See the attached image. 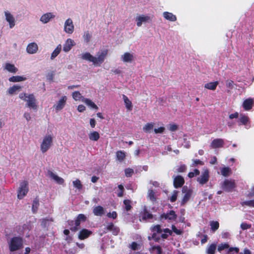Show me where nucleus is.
<instances>
[{
    "label": "nucleus",
    "mask_w": 254,
    "mask_h": 254,
    "mask_svg": "<svg viewBox=\"0 0 254 254\" xmlns=\"http://www.w3.org/2000/svg\"><path fill=\"white\" fill-rule=\"evenodd\" d=\"M19 98L26 103V105L27 107L34 111L37 110V103L33 94L22 92L19 94Z\"/></svg>",
    "instance_id": "obj_1"
},
{
    "label": "nucleus",
    "mask_w": 254,
    "mask_h": 254,
    "mask_svg": "<svg viewBox=\"0 0 254 254\" xmlns=\"http://www.w3.org/2000/svg\"><path fill=\"white\" fill-rule=\"evenodd\" d=\"M54 136L53 134H47L44 135L40 143V150L44 153L46 152L53 145Z\"/></svg>",
    "instance_id": "obj_2"
},
{
    "label": "nucleus",
    "mask_w": 254,
    "mask_h": 254,
    "mask_svg": "<svg viewBox=\"0 0 254 254\" xmlns=\"http://www.w3.org/2000/svg\"><path fill=\"white\" fill-rule=\"evenodd\" d=\"M22 240L20 237H13L8 243L9 248L10 251L14 252L20 249L22 246Z\"/></svg>",
    "instance_id": "obj_3"
},
{
    "label": "nucleus",
    "mask_w": 254,
    "mask_h": 254,
    "mask_svg": "<svg viewBox=\"0 0 254 254\" xmlns=\"http://www.w3.org/2000/svg\"><path fill=\"white\" fill-rule=\"evenodd\" d=\"M29 191L28 183L26 181H22L17 190V198L21 199L26 195Z\"/></svg>",
    "instance_id": "obj_4"
},
{
    "label": "nucleus",
    "mask_w": 254,
    "mask_h": 254,
    "mask_svg": "<svg viewBox=\"0 0 254 254\" xmlns=\"http://www.w3.org/2000/svg\"><path fill=\"white\" fill-rule=\"evenodd\" d=\"M183 196L181 200V205H185L190 198L193 193V190L187 186H184L182 190Z\"/></svg>",
    "instance_id": "obj_5"
},
{
    "label": "nucleus",
    "mask_w": 254,
    "mask_h": 254,
    "mask_svg": "<svg viewBox=\"0 0 254 254\" xmlns=\"http://www.w3.org/2000/svg\"><path fill=\"white\" fill-rule=\"evenodd\" d=\"M108 54V51L104 50L99 52L96 57L93 58V64L95 66H100L101 64L104 62L106 57Z\"/></svg>",
    "instance_id": "obj_6"
},
{
    "label": "nucleus",
    "mask_w": 254,
    "mask_h": 254,
    "mask_svg": "<svg viewBox=\"0 0 254 254\" xmlns=\"http://www.w3.org/2000/svg\"><path fill=\"white\" fill-rule=\"evenodd\" d=\"M153 16L141 14L138 15L135 18L136 25L137 27H140L143 23H150L152 21Z\"/></svg>",
    "instance_id": "obj_7"
},
{
    "label": "nucleus",
    "mask_w": 254,
    "mask_h": 254,
    "mask_svg": "<svg viewBox=\"0 0 254 254\" xmlns=\"http://www.w3.org/2000/svg\"><path fill=\"white\" fill-rule=\"evenodd\" d=\"M74 30V26L72 20L69 18H67L64 23V31L68 34L73 33Z\"/></svg>",
    "instance_id": "obj_8"
},
{
    "label": "nucleus",
    "mask_w": 254,
    "mask_h": 254,
    "mask_svg": "<svg viewBox=\"0 0 254 254\" xmlns=\"http://www.w3.org/2000/svg\"><path fill=\"white\" fill-rule=\"evenodd\" d=\"M67 99L66 96H62L60 97L59 100L54 106V108L57 112L62 110L64 107Z\"/></svg>",
    "instance_id": "obj_9"
},
{
    "label": "nucleus",
    "mask_w": 254,
    "mask_h": 254,
    "mask_svg": "<svg viewBox=\"0 0 254 254\" xmlns=\"http://www.w3.org/2000/svg\"><path fill=\"white\" fill-rule=\"evenodd\" d=\"M121 60L124 63H131L134 60V56L133 53L125 52L121 56Z\"/></svg>",
    "instance_id": "obj_10"
},
{
    "label": "nucleus",
    "mask_w": 254,
    "mask_h": 254,
    "mask_svg": "<svg viewBox=\"0 0 254 254\" xmlns=\"http://www.w3.org/2000/svg\"><path fill=\"white\" fill-rule=\"evenodd\" d=\"M209 171L206 169L202 172L201 175L197 178V181L201 185H204L209 180Z\"/></svg>",
    "instance_id": "obj_11"
},
{
    "label": "nucleus",
    "mask_w": 254,
    "mask_h": 254,
    "mask_svg": "<svg viewBox=\"0 0 254 254\" xmlns=\"http://www.w3.org/2000/svg\"><path fill=\"white\" fill-rule=\"evenodd\" d=\"M55 15L53 12H47L42 15L40 18V21L43 24H46L55 18Z\"/></svg>",
    "instance_id": "obj_12"
},
{
    "label": "nucleus",
    "mask_w": 254,
    "mask_h": 254,
    "mask_svg": "<svg viewBox=\"0 0 254 254\" xmlns=\"http://www.w3.org/2000/svg\"><path fill=\"white\" fill-rule=\"evenodd\" d=\"M48 176L53 179L56 183L62 185L64 183V180L58 176L51 171L49 170L47 172Z\"/></svg>",
    "instance_id": "obj_13"
},
{
    "label": "nucleus",
    "mask_w": 254,
    "mask_h": 254,
    "mask_svg": "<svg viewBox=\"0 0 254 254\" xmlns=\"http://www.w3.org/2000/svg\"><path fill=\"white\" fill-rule=\"evenodd\" d=\"M75 45L74 41L72 39L68 38L65 41L63 45V51L66 53L68 52Z\"/></svg>",
    "instance_id": "obj_14"
},
{
    "label": "nucleus",
    "mask_w": 254,
    "mask_h": 254,
    "mask_svg": "<svg viewBox=\"0 0 254 254\" xmlns=\"http://www.w3.org/2000/svg\"><path fill=\"white\" fill-rule=\"evenodd\" d=\"M4 15L6 20L9 23V27L12 28L15 25V21L14 17L9 11H7L4 12Z\"/></svg>",
    "instance_id": "obj_15"
},
{
    "label": "nucleus",
    "mask_w": 254,
    "mask_h": 254,
    "mask_svg": "<svg viewBox=\"0 0 254 254\" xmlns=\"http://www.w3.org/2000/svg\"><path fill=\"white\" fill-rule=\"evenodd\" d=\"M174 186L175 188L181 187L185 183V180L183 177L181 176H177L173 177Z\"/></svg>",
    "instance_id": "obj_16"
},
{
    "label": "nucleus",
    "mask_w": 254,
    "mask_h": 254,
    "mask_svg": "<svg viewBox=\"0 0 254 254\" xmlns=\"http://www.w3.org/2000/svg\"><path fill=\"white\" fill-rule=\"evenodd\" d=\"M22 87L19 85L15 84L9 87L7 90V93L9 95H12L20 92L22 90Z\"/></svg>",
    "instance_id": "obj_17"
},
{
    "label": "nucleus",
    "mask_w": 254,
    "mask_h": 254,
    "mask_svg": "<svg viewBox=\"0 0 254 254\" xmlns=\"http://www.w3.org/2000/svg\"><path fill=\"white\" fill-rule=\"evenodd\" d=\"M38 46L35 43H31L28 45L26 51L30 54H33L38 51Z\"/></svg>",
    "instance_id": "obj_18"
},
{
    "label": "nucleus",
    "mask_w": 254,
    "mask_h": 254,
    "mask_svg": "<svg viewBox=\"0 0 254 254\" xmlns=\"http://www.w3.org/2000/svg\"><path fill=\"white\" fill-rule=\"evenodd\" d=\"M235 187V183L233 181L226 180L223 183V188L226 191H230Z\"/></svg>",
    "instance_id": "obj_19"
},
{
    "label": "nucleus",
    "mask_w": 254,
    "mask_h": 254,
    "mask_svg": "<svg viewBox=\"0 0 254 254\" xmlns=\"http://www.w3.org/2000/svg\"><path fill=\"white\" fill-rule=\"evenodd\" d=\"M92 234V231L86 229L80 230L78 233V238L80 240H84L87 238Z\"/></svg>",
    "instance_id": "obj_20"
},
{
    "label": "nucleus",
    "mask_w": 254,
    "mask_h": 254,
    "mask_svg": "<svg viewBox=\"0 0 254 254\" xmlns=\"http://www.w3.org/2000/svg\"><path fill=\"white\" fill-rule=\"evenodd\" d=\"M4 69L12 73H15L18 71V68L13 64L10 63H6L4 65Z\"/></svg>",
    "instance_id": "obj_21"
},
{
    "label": "nucleus",
    "mask_w": 254,
    "mask_h": 254,
    "mask_svg": "<svg viewBox=\"0 0 254 254\" xmlns=\"http://www.w3.org/2000/svg\"><path fill=\"white\" fill-rule=\"evenodd\" d=\"M223 144L224 140L222 139L218 138L214 139L212 141L210 146L212 148H216L223 146Z\"/></svg>",
    "instance_id": "obj_22"
},
{
    "label": "nucleus",
    "mask_w": 254,
    "mask_h": 254,
    "mask_svg": "<svg viewBox=\"0 0 254 254\" xmlns=\"http://www.w3.org/2000/svg\"><path fill=\"white\" fill-rule=\"evenodd\" d=\"M254 104V100L252 98H248L245 100L243 104V106L245 110H250Z\"/></svg>",
    "instance_id": "obj_23"
},
{
    "label": "nucleus",
    "mask_w": 254,
    "mask_h": 254,
    "mask_svg": "<svg viewBox=\"0 0 254 254\" xmlns=\"http://www.w3.org/2000/svg\"><path fill=\"white\" fill-rule=\"evenodd\" d=\"M26 77L24 76L15 75L9 77L8 80L11 82H19L24 81L26 80Z\"/></svg>",
    "instance_id": "obj_24"
},
{
    "label": "nucleus",
    "mask_w": 254,
    "mask_h": 254,
    "mask_svg": "<svg viewBox=\"0 0 254 254\" xmlns=\"http://www.w3.org/2000/svg\"><path fill=\"white\" fill-rule=\"evenodd\" d=\"M93 212L96 216H101L105 213V210L103 207L97 206L93 208Z\"/></svg>",
    "instance_id": "obj_25"
},
{
    "label": "nucleus",
    "mask_w": 254,
    "mask_h": 254,
    "mask_svg": "<svg viewBox=\"0 0 254 254\" xmlns=\"http://www.w3.org/2000/svg\"><path fill=\"white\" fill-rule=\"evenodd\" d=\"M88 137L90 140L97 141L100 138V134L96 131H92L89 132Z\"/></svg>",
    "instance_id": "obj_26"
},
{
    "label": "nucleus",
    "mask_w": 254,
    "mask_h": 254,
    "mask_svg": "<svg viewBox=\"0 0 254 254\" xmlns=\"http://www.w3.org/2000/svg\"><path fill=\"white\" fill-rule=\"evenodd\" d=\"M176 217L177 216L175 212L173 210L170 211L168 213L163 214L161 216L162 218H164L166 219L169 220H175L176 219Z\"/></svg>",
    "instance_id": "obj_27"
},
{
    "label": "nucleus",
    "mask_w": 254,
    "mask_h": 254,
    "mask_svg": "<svg viewBox=\"0 0 254 254\" xmlns=\"http://www.w3.org/2000/svg\"><path fill=\"white\" fill-rule=\"evenodd\" d=\"M217 247L216 243H213L208 246L206 253L207 254H214Z\"/></svg>",
    "instance_id": "obj_28"
},
{
    "label": "nucleus",
    "mask_w": 254,
    "mask_h": 254,
    "mask_svg": "<svg viewBox=\"0 0 254 254\" xmlns=\"http://www.w3.org/2000/svg\"><path fill=\"white\" fill-rule=\"evenodd\" d=\"M163 15L166 19L171 21H175L177 19L176 16L175 15L169 12H164Z\"/></svg>",
    "instance_id": "obj_29"
},
{
    "label": "nucleus",
    "mask_w": 254,
    "mask_h": 254,
    "mask_svg": "<svg viewBox=\"0 0 254 254\" xmlns=\"http://www.w3.org/2000/svg\"><path fill=\"white\" fill-rule=\"evenodd\" d=\"M82 102L91 108L95 109L96 110L98 109V107L97 106V105L89 99L85 98H82Z\"/></svg>",
    "instance_id": "obj_30"
},
{
    "label": "nucleus",
    "mask_w": 254,
    "mask_h": 254,
    "mask_svg": "<svg viewBox=\"0 0 254 254\" xmlns=\"http://www.w3.org/2000/svg\"><path fill=\"white\" fill-rule=\"evenodd\" d=\"M218 84V81L209 82L204 85V88L209 90H214L216 88Z\"/></svg>",
    "instance_id": "obj_31"
},
{
    "label": "nucleus",
    "mask_w": 254,
    "mask_h": 254,
    "mask_svg": "<svg viewBox=\"0 0 254 254\" xmlns=\"http://www.w3.org/2000/svg\"><path fill=\"white\" fill-rule=\"evenodd\" d=\"M62 50L61 45H59L54 50L51 54V59L52 60L54 59L61 52Z\"/></svg>",
    "instance_id": "obj_32"
},
{
    "label": "nucleus",
    "mask_w": 254,
    "mask_h": 254,
    "mask_svg": "<svg viewBox=\"0 0 254 254\" xmlns=\"http://www.w3.org/2000/svg\"><path fill=\"white\" fill-rule=\"evenodd\" d=\"M126 156V153L123 151L120 150L116 152L117 158L120 162L123 161L125 159Z\"/></svg>",
    "instance_id": "obj_33"
},
{
    "label": "nucleus",
    "mask_w": 254,
    "mask_h": 254,
    "mask_svg": "<svg viewBox=\"0 0 254 254\" xmlns=\"http://www.w3.org/2000/svg\"><path fill=\"white\" fill-rule=\"evenodd\" d=\"M221 173L223 176L227 177L232 173V171L229 167H225L221 169Z\"/></svg>",
    "instance_id": "obj_34"
},
{
    "label": "nucleus",
    "mask_w": 254,
    "mask_h": 254,
    "mask_svg": "<svg viewBox=\"0 0 254 254\" xmlns=\"http://www.w3.org/2000/svg\"><path fill=\"white\" fill-rule=\"evenodd\" d=\"M154 123H147L143 127V130L145 132H150L152 130L154 127Z\"/></svg>",
    "instance_id": "obj_35"
},
{
    "label": "nucleus",
    "mask_w": 254,
    "mask_h": 254,
    "mask_svg": "<svg viewBox=\"0 0 254 254\" xmlns=\"http://www.w3.org/2000/svg\"><path fill=\"white\" fill-rule=\"evenodd\" d=\"M81 58L83 60L93 63L94 56L89 53H85L82 54Z\"/></svg>",
    "instance_id": "obj_36"
},
{
    "label": "nucleus",
    "mask_w": 254,
    "mask_h": 254,
    "mask_svg": "<svg viewBox=\"0 0 254 254\" xmlns=\"http://www.w3.org/2000/svg\"><path fill=\"white\" fill-rule=\"evenodd\" d=\"M123 99L126 105V108L129 111L132 110V103L128 98L125 95H123Z\"/></svg>",
    "instance_id": "obj_37"
},
{
    "label": "nucleus",
    "mask_w": 254,
    "mask_h": 254,
    "mask_svg": "<svg viewBox=\"0 0 254 254\" xmlns=\"http://www.w3.org/2000/svg\"><path fill=\"white\" fill-rule=\"evenodd\" d=\"M72 96L75 101L81 100L82 101V98H84L78 91L73 92L72 94Z\"/></svg>",
    "instance_id": "obj_38"
},
{
    "label": "nucleus",
    "mask_w": 254,
    "mask_h": 254,
    "mask_svg": "<svg viewBox=\"0 0 254 254\" xmlns=\"http://www.w3.org/2000/svg\"><path fill=\"white\" fill-rule=\"evenodd\" d=\"M55 72L53 70H50L48 72L46 75L47 79L50 81H54Z\"/></svg>",
    "instance_id": "obj_39"
},
{
    "label": "nucleus",
    "mask_w": 254,
    "mask_h": 254,
    "mask_svg": "<svg viewBox=\"0 0 254 254\" xmlns=\"http://www.w3.org/2000/svg\"><path fill=\"white\" fill-rule=\"evenodd\" d=\"M229 248V245L227 243H223L219 244L218 246L217 250L219 252Z\"/></svg>",
    "instance_id": "obj_40"
},
{
    "label": "nucleus",
    "mask_w": 254,
    "mask_h": 254,
    "mask_svg": "<svg viewBox=\"0 0 254 254\" xmlns=\"http://www.w3.org/2000/svg\"><path fill=\"white\" fill-rule=\"evenodd\" d=\"M72 184L74 188L78 190L82 189V185L81 184V183L79 180L76 179L75 181H73Z\"/></svg>",
    "instance_id": "obj_41"
},
{
    "label": "nucleus",
    "mask_w": 254,
    "mask_h": 254,
    "mask_svg": "<svg viewBox=\"0 0 254 254\" xmlns=\"http://www.w3.org/2000/svg\"><path fill=\"white\" fill-rule=\"evenodd\" d=\"M83 37L84 41L86 43H88L90 41L91 34L88 31H87L84 32Z\"/></svg>",
    "instance_id": "obj_42"
},
{
    "label": "nucleus",
    "mask_w": 254,
    "mask_h": 254,
    "mask_svg": "<svg viewBox=\"0 0 254 254\" xmlns=\"http://www.w3.org/2000/svg\"><path fill=\"white\" fill-rule=\"evenodd\" d=\"M211 229L213 231L217 230L219 226V224L217 221H211L210 222Z\"/></svg>",
    "instance_id": "obj_43"
},
{
    "label": "nucleus",
    "mask_w": 254,
    "mask_h": 254,
    "mask_svg": "<svg viewBox=\"0 0 254 254\" xmlns=\"http://www.w3.org/2000/svg\"><path fill=\"white\" fill-rule=\"evenodd\" d=\"M235 84L231 80H227L226 81V86L228 88V91L232 89L234 87Z\"/></svg>",
    "instance_id": "obj_44"
},
{
    "label": "nucleus",
    "mask_w": 254,
    "mask_h": 254,
    "mask_svg": "<svg viewBox=\"0 0 254 254\" xmlns=\"http://www.w3.org/2000/svg\"><path fill=\"white\" fill-rule=\"evenodd\" d=\"M152 218V215L150 213H148L146 211H145L143 215L140 219V220H146L147 219H151Z\"/></svg>",
    "instance_id": "obj_45"
},
{
    "label": "nucleus",
    "mask_w": 254,
    "mask_h": 254,
    "mask_svg": "<svg viewBox=\"0 0 254 254\" xmlns=\"http://www.w3.org/2000/svg\"><path fill=\"white\" fill-rule=\"evenodd\" d=\"M151 231L153 233H161L162 232V230L161 229L160 226L159 225H157L154 226L151 228Z\"/></svg>",
    "instance_id": "obj_46"
},
{
    "label": "nucleus",
    "mask_w": 254,
    "mask_h": 254,
    "mask_svg": "<svg viewBox=\"0 0 254 254\" xmlns=\"http://www.w3.org/2000/svg\"><path fill=\"white\" fill-rule=\"evenodd\" d=\"M148 197L149 199L152 201H154L156 200L155 193L152 190H148Z\"/></svg>",
    "instance_id": "obj_47"
},
{
    "label": "nucleus",
    "mask_w": 254,
    "mask_h": 254,
    "mask_svg": "<svg viewBox=\"0 0 254 254\" xmlns=\"http://www.w3.org/2000/svg\"><path fill=\"white\" fill-rule=\"evenodd\" d=\"M178 192H179L178 191L176 190H175L173 191L172 195L170 197V201L171 202H174L177 200L178 195Z\"/></svg>",
    "instance_id": "obj_48"
},
{
    "label": "nucleus",
    "mask_w": 254,
    "mask_h": 254,
    "mask_svg": "<svg viewBox=\"0 0 254 254\" xmlns=\"http://www.w3.org/2000/svg\"><path fill=\"white\" fill-rule=\"evenodd\" d=\"M81 222H80V221H79L78 219L76 218L75 221V226L71 227V230L73 231H76L77 230H78V227L80 225Z\"/></svg>",
    "instance_id": "obj_49"
},
{
    "label": "nucleus",
    "mask_w": 254,
    "mask_h": 254,
    "mask_svg": "<svg viewBox=\"0 0 254 254\" xmlns=\"http://www.w3.org/2000/svg\"><path fill=\"white\" fill-rule=\"evenodd\" d=\"M199 174V171L198 169H194L193 172H190L188 174V177L190 178H191L194 176L198 175Z\"/></svg>",
    "instance_id": "obj_50"
},
{
    "label": "nucleus",
    "mask_w": 254,
    "mask_h": 254,
    "mask_svg": "<svg viewBox=\"0 0 254 254\" xmlns=\"http://www.w3.org/2000/svg\"><path fill=\"white\" fill-rule=\"evenodd\" d=\"M39 206V201L38 200H34L32 203V211L33 212H35L37 211Z\"/></svg>",
    "instance_id": "obj_51"
},
{
    "label": "nucleus",
    "mask_w": 254,
    "mask_h": 254,
    "mask_svg": "<svg viewBox=\"0 0 254 254\" xmlns=\"http://www.w3.org/2000/svg\"><path fill=\"white\" fill-rule=\"evenodd\" d=\"M242 205H248L251 207H254V199L252 200L243 201L241 203Z\"/></svg>",
    "instance_id": "obj_52"
},
{
    "label": "nucleus",
    "mask_w": 254,
    "mask_h": 254,
    "mask_svg": "<svg viewBox=\"0 0 254 254\" xmlns=\"http://www.w3.org/2000/svg\"><path fill=\"white\" fill-rule=\"evenodd\" d=\"M130 203L131 202L129 200H125L124 201V204L125 205V208L127 211L129 210L131 208Z\"/></svg>",
    "instance_id": "obj_53"
},
{
    "label": "nucleus",
    "mask_w": 254,
    "mask_h": 254,
    "mask_svg": "<svg viewBox=\"0 0 254 254\" xmlns=\"http://www.w3.org/2000/svg\"><path fill=\"white\" fill-rule=\"evenodd\" d=\"M125 172L126 177H129L133 174V170L130 168H127L125 169Z\"/></svg>",
    "instance_id": "obj_54"
},
{
    "label": "nucleus",
    "mask_w": 254,
    "mask_h": 254,
    "mask_svg": "<svg viewBox=\"0 0 254 254\" xmlns=\"http://www.w3.org/2000/svg\"><path fill=\"white\" fill-rule=\"evenodd\" d=\"M251 224L247 223H242L241 224V228L242 230H247L251 228Z\"/></svg>",
    "instance_id": "obj_55"
},
{
    "label": "nucleus",
    "mask_w": 254,
    "mask_h": 254,
    "mask_svg": "<svg viewBox=\"0 0 254 254\" xmlns=\"http://www.w3.org/2000/svg\"><path fill=\"white\" fill-rule=\"evenodd\" d=\"M240 121L243 124L245 125L248 122L249 118L247 116H242L240 118Z\"/></svg>",
    "instance_id": "obj_56"
},
{
    "label": "nucleus",
    "mask_w": 254,
    "mask_h": 254,
    "mask_svg": "<svg viewBox=\"0 0 254 254\" xmlns=\"http://www.w3.org/2000/svg\"><path fill=\"white\" fill-rule=\"evenodd\" d=\"M169 129L171 131H174L178 129V126L176 124H170L169 125Z\"/></svg>",
    "instance_id": "obj_57"
},
{
    "label": "nucleus",
    "mask_w": 254,
    "mask_h": 254,
    "mask_svg": "<svg viewBox=\"0 0 254 254\" xmlns=\"http://www.w3.org/2000/svg\"><path fill=\"white\" fill-rule=\"evenodd\" d=\"M192 162H193V163L191 165L192 167H194L198 165H203V163L201 161L198 160V159L192 160Z\"/></svg>",
    "instance_id": "obj_58"
},
{
    "label": "nucleus",
    "mask_w": 254,
    "mask_h": 254,
    "mask_svg": "<svg viewBox=\"0 0 254 254\" xmlns=\"http://www.w3.org/2000/svg\"><path fill=\"white\" fill-rule=\"evenodd\" d=\"M164 130H165V127H159L158 128H155L154 130V132L156 134L162 133L164 132Z\"/></svg>",
    "instance_id": "obj_59"
},
{
    "label": "nucleus",
    "mask_w": 254,
    "mask_h": 254,
    "mask_svg": "<svg viewBox=\"0 0 254 254\" xmlns=\"http://www.w3.org/2000/svg\"><path fill=\"white\" fill-rule=\"evenodd\" d=\"M227 250L228 254H230L231 252H232L233 251H235L236 253H238L239 251V248H237V247H235V248H233V247L229 248H229Z\"/></svg>",
    "instance_id": "obj_60"
},
{
    "label": "nucleus",
    "mask_w": 254,
    "mask_h": 254,
    "mask_svg": "<svg viewBox=\"0 0 254 254\" xmlns=\"http://www.w3.org/2000/svg\"><path fill=\"white\" fill-rule=\"evenodd\" d=\"M107 216L109 218L116 219L117 218V214L116 211H113L112 212L108 213L107 214Z\"/></svg>",
    "instance_id": "obj_61"
},
{
    "label": "nucleus",
    "mask_w": 254,
    "mask_h": 254,
    "mask_svg": "<svg viewBox=\"0 0 254 254\" xmlns=\"http://www.w3.org/2000/svg\"><path fill=\"white\" fill-rule=\"evenodd\" d=\"M77 219L80 222H84L86 221V217L84 214H80L78 215Z\"/></svg>",
    "instance_id": "obj_62"
},
{
    "label": "nucleus",
    "mask_w": 254,
    "mask_h": 254,
    "mask_svg": "<svg viewBox=\"0 0 254 254\" xmlns=\"http://www.w3.org/2000/svg\"><path fill=\"white\" fill-rule=\"evenodd\" d=\"M172 229L173 232L177 235H181L182 233V231L177 229L174 225H172Z\"/></svg>",
    "instance_id": "obj_63"
},
{
    "label": "nucleus",
    "mask_w": 254,
    "mask_h": 254,
    "mask_svg": "<svg viewBox=\"0 0 254 254\" xmlns=\"http://www.w3.org/2000/svg\"><path fill=\"white\" fill-rule=\"evenodd\" d=\"M186 170V167L185 165L179 166L177 169L178 172H184Z\"/></svg>",
    "instance_id": "obj_64"
}]
</instances>
